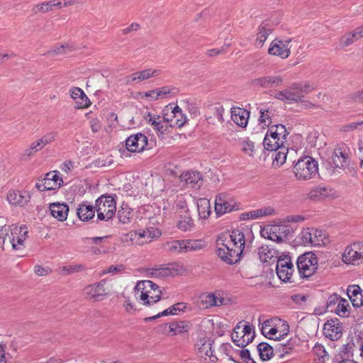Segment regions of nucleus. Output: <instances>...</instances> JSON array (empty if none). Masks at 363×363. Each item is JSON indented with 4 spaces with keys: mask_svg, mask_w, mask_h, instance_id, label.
<instances>
[{
    "mask_svg": "<svg viewBox=\"0 0 363 363\" xmlns=\"http://www.w3.org/2000/svg\"><path fill=\"white\" fill-rule=\"evenodd\" d=\"M162 291L159 286L150 280L140 281L135 286V296L144 301L145 305H151L160 300Z\"/></svg>",
    "mask_w": 363,
    "mask_h": 363,
    "instance_id": "nucleus-1",
    "label": "nucleus"
},
{
    "mask_svg": "<svg viewBox=\"0 0 363 363\" xmlns=\"http://www.w3.org/2000/svg\"><path fill=\"white\" fill-rule=\"evenodd\" d=\"M294 169L298 179L309 180L318 174V164L313 157L308 156L299 159Z\"/></svg>",
    "mask_w": 363,
    "mask_h": 363,
    "instance_id": "nucleus-2",
    "label": "nucleus"
},
{
    "mask_svg": "<svg viewBox=\"0 0 363 363\" xmlns=\"http://www.w3.org/2000/svg\"><path fill=\"white\" fill-rule=\"evenodd\" d=\"M255 332L252 325L239 322L233 329L231 335L233 342L239 347L244 348L252 342Z\"/></svg>",
    "mask_w": 363,
    "mask_h": 363,
    "instance_id": "nucleus-3",
    "label": "nucleus"
},
{
    "mask_svg": "<svg viewBox=\"0 0 363 363\" xmlns=\"http://www.w3.org/2000/svg\"><path fill=\"white\" fill-rule=\"evenodd\" d=\"M296 264L300 277L308 278L313 275L318 269V258L313 252H308L298 257Z\"/></svg>",
    "mask_w": 363,
    "mask_h": 363,
    "instance_id": "nucleus-4",
    "label": "nucleus"
},
{
    "mask_svg": "<svg viewBox=\"0 0 363 363\" xmlns=\"http://www.w3.org/2000/svg\"><path fill=\"white\" fill-rule=\"evenodd\" d=\"M95 208L97 212V218L108 221L116 213V201L112 196L103 195L96 200Z\"/></svg>",
    "mask_w": 363,
    "mask_h": 363,
    "instance_id": "nucleus-5",
    "label": "nucleus"
},
{
    "mask_svg": "<svg viewBox=\"0 0 363 363\" xmlns=\"http://www.w3.org/2000/svg\"><path fill=\"white\" fill-rule=\"evenodd\" d=\"M163 120L169 123L170 127H182L187 121L186 117L183 114L182 109L176 106H167L163 110Z\"/></svg>",
    "mask_w": 363,
    "mask_h": 363,
    "instance_id": "nucleus-6",
    "label": "nucleus"
},
{
    "mask_svg": "<svg viewBox=\"0 0 363 363\" xmlns=\"http://www.w3.org/2000/svg\"><path fill=\"white\" fill-rule=\"evenodd\" d=\"M106 279H102L99 282L85 286L83 289L85 298L92 302L103 300L109 291L108 288L106 287Z\"/></svg>",
    "mask_w": 363,
    "mask_h": 363,
    "instance_id": "nucleus-7",
    "label": "nucleus"
},
{
    "mask_svg": "<svg viewBox=\"0 0 363 363\" xmlns=\"http://www.w3.org/2000/svg\"><path fill=\"white\" fill-rule=\"evenodd\" d=\"M183 267L177 263H170L167 267L160 266L157 268H149L146 272L150 277L164 278L174 277L182 274Z\"/></svg>",
    "mask_w": 363,
    "mask_h": 363,
    "instance_id": "nucleus-8",
    "label": "nucleus"
},
{
    "mask_svg": "<svg viewBox=\"0 0 363 363\" xmlns=\"http://www.w3.org/2000/svg\"><path fill=\"white\" fill-rule=\"evenodd\" d=\"M314 87L309 83L294 82L287 88L289 102L298 103L305 95L310 93Z\"/></svg>",
    "mask_w": 363,
    "mask_h": 363,
    "instance_id": "nucleus-9",
    "label": "nucleus"
},
{
    "mask_svg": "<svg viewBox=\"0 0 363 363\" xmlns=\"http://www.w3.org/2000/svg\"><path fill=\"white\" fill-rule=\"evenodd\" d=\"M291 42V38H287L286 40L275 38L270 44L268 53L271 55H275L282 59H286L289 57L291 53V47H289Z\"/></svg>",
    "mask_w": 363,
    "mask_h": 363,
    "instance_id": "nucleus-10",
    "label": "nucleus"
},
{
    "mask_svg": "<svg viewBox=\"0 0 363 363\" xmlns=\"http://www.w3.org/2000/svg\"><path fill=\"white\" fill-rule=\"evenodd\" d=\"M22 230L18 228L17 225H7L4 222H1V219H0V247L4 244L8 237L13 249L18 250L17 244L15 242V235L21 234Z\"/></svg>",
    "mask_w": 363,
    "mask_h": 363,
    "instance_id": "nucleus-11",
    "label": "nucleus"
},
{
    "mask_svg": "<svg viewBox=\"0 0 363 363\" xmlns=\"http://www.w3.org/2000/svg\"><path fill=\"white\" fill-rule=\"evenodd\" d=\"M147 145V138L140 133L129 136L125 140V147L131 152H142Z\"/></svg>",
    "mask_w": 363,
    "mask_h": 363,
    "instance_id": "nucleus-12",
    "label": "nucleus"
},
{
    "mask_svg": "<svg viewBox=\"0 0 363 363\" xmlns=\"http://www.w3.org/2000/svg\"><path fill=\"white\" fill-rule=\"evenodd\" d=\"M243 249V242H242L239 246H235L233 250L230 249L229 250L224 251L222 249H218L217 254L218 257L226 263L233 264L240 260Z\"/></svg>",
    "mask_w": 363,
    "mask_h": 363,
    "instance_id": "nucleus-13",
    "label": "nucleus"
},
{
    "mask_svg": "<svg viewBox=\"0 0 363 363\" xmlns=\"http://www.w3.org/2000/svg\"><path fill=\"white\" fill-rule=\"evenodd\" d=\"M161 235L160 231L155 228H148L145 230H139L132 235L131 240H136L138 244L150 242L152 239L158 238Z\"/></svg>",
    "mask_w": 363,
    "mask_h": 363,
    "instance_id": "nucleus-14",
    "label": "nucleus"
},
{
    "mask_svg": "<svg viewBox=\"0 0 363 363\" xmlns=\"http://www.w3.org/2000/svg\"><path fill=\"white\" fill-rule=\"evenodd\" d=\"M361 250L360 243H354L353 247H347L343 255L342 260L345 263L356 264H359V260L363 259V252Z\"/></svg>",
    "mask_w": 363,
    "mask_h": 363,
    "instance_id": "nucleus-15",
    "label": "nucleus"
},
{
    "mask_svg": "<svg viewBox=\"0 0 363 363\" xmlns=\"http://www.w3.org/2000/svg\"><path fill=\"white\" fill-rule=\"evenodd\" d=\"M180 182L189 188H199L203 181L202 174L196 171L183 172L179 177Z\"/></svg>",
    "mask_w": 363,
    "mask_h": 363,
    "instance_id": "nucleus-16",
    "label": "nucleus"
},
{
    "mask_svg": "<svg viewBox=\"0 0 363 363\" xmlns=\"http://www.w3.org/2000/svg\"><path fill=\"white\" fill-rule=\"evenodd\" d=\"M333 168L342 169L349 164V155L345 147H337L332 155Z\"/></svg>",
    "mask_w": 363,
    "mask_h": 363,
    "instance_id": "nucleus-17",
    "label": "nucleus"
},
{
    "mask_svg": "<svg viewBox=\"0 0 363 363\" xmlns=\"http://www.w3.org/2000/svg\"><path fill=\"white\" fill-rule=\"evenodd\" d=\"M342 325L337 323V320L335 321L331 320L328 321L323 325V333L325 337L330 338L331 340H337L342 336Z\"/></svg>",
    "mask_w": 363,
    "mask_h": 363,
    "instance_id": "nucleus-18",
    "label": "nucleus"
},
{
    "mask_svg": "<svg viewBox=\"0 0 363 363\" xmlns=\"http://www.w3.org/2000/svg\"><path fill=\"white\" fill-rule=\"evenodd\" d=\"M161 74L160 69H146L142 71L136 72L127 77V83L134 82H140L151 77H157Z\"/></svg>",
    "mask_w": 363,
    "mask_h": 363,
    "instance_id": "nucleus-19",
    "label": "nucleus"
},
{
    "mask_svg": "<svg viewBox=\"0 0 363 363\" xmlns=\"http://www.w3.org/2000/svg\"><path fill=\"white\" fill-rule=\"evenodd\" d=\"M363 38V25L343 35L340 40L342 48L348 47Z\"/></svg>",
    "mask_w": 363,
    "mask_h": 363,
    "instance_id": "nucleus-20",
    "label": "nucleus"
},
{
    "mask_svg": "<svg viewBox=\"0 0 363 363\" xmlns=\"http://www.w3.org/2000/svg\"><path fill=\"white\" fill-rule=\"evenodd\" d=\"M274 30V23L271 20L263 21L257 28L256 43L262 46L269 33Z\"/></svg>",
    "mask_w": 363,
    "mask_h": 363,
    "instance_id": "nucleus-21",
    "label": "nucleus"
},
{
    "mask_svg": "<svg viewBox=\"0 0 363 363\" xmlns=\"http://www.w3.org/2000/svg\"><path fill=\"white\" fill-rule=\"evenodd\" d=\"M347 294L353 307L363 306V291L358 285H350L347 289Z\"/></svg>",
    "mask_w": 363,
    "mask_h": 363,
    "instance_id": "nucleus-22",
    "label": "nucleus"
},
{
    "mask_svg": "<svg viewBox=\"0 0 363 363\" xmlns=\"http://www.w3.org/2000/svg\"><path fill=\"white\" fill-rule=\"evenodd\" d=\"M250 112L246 109L240 107H233L231 108V119L238 125L245 128L247 126Z\"/></svg>",
    "mask_w": 363,
    "mask_h": 363,
    "instance_id": "nucleus-23",
    "label": "nucleus"
},
{
    "mask_svg": "<svg viewBox=\"0 0 363 363\" xmlns=\"http://www.w3.org/2000/svg\"><path fill=\"white\" fill-rule=\"evenodd\" d=\"M283 78L280 75L264 76L255 79L254 84L262 88H272L280 86L283 83Z\"/></svg>",
    "mask_w": 363,
    "mask_h": 363,
    "instance_id": "nucleus-24",
    "label": "nucleus"
},
{
    "mask_svg": "<svg viewBox=\"0 0 363 363\" xmlns=\"http://www.w3.org/2000/svg\"><path fill=\"white\" fill-rule=\"evenodd\" d=\"M271 323H272V321L270 320H267L263 323L262 327L261 328L262 333L266 337H268L269 339H272V340H277V341L281 340V339H283V337L284 335H286L287 333H289V325L284 324L285 328H285L286 332L283 335H279V336L274 337L273 336L277 333L278 330L276 328L272 327Z\"/></svg>",
    "mask_w": 363,
    "mask_h": 363,
    "instance_id": "nucleus-25",
    "label": "nucleus"
},
{
    "mask_svg": "<svg viewBox=\"0 0 363 363\" xmlns=\"http://www.w3.org/2000/svg\"><path fill=\"white\" fill-rule=\"evenodd\" d=\"M9 202L13 205L24 206L30 199V196L27 191H10L7 194Z\"/></svg>",
    "mask_w": 363,
    "mask_h": 363,
    "instance_id": "nucleus-26",
    "label": "nucleus"
},
{
    "mask_svg": "<svg viewBox=\"0 0 363 363\" xmlns=\"http://www.w3.org/2000/svg\"><path fill=\"white\" fill-rule=\"evenodd\" d=\"M52 216L60 221L67 219L69 207L66 203H53L50 206Z\"/></svg>",
    "mask_w": 363,
    "mask_h": 363,
    "instance_id": "nucleus-27",
    "label": "nucleus"
},
{
    "mask_svg": "<svg viewBox=\"0 0 363 363\" xmlns=\"http://www.w3.org/2000/svg\"><path fill=\"white\" fill-rule=\"evenodd\" d=\"M44 183L46 184L45 188L48 190H54L59 189L62 185L63 180L58 176L57 171H52L45 174Z\"/></svg>",
    "mask_w": 363,
    "mask_h": 363,
    "instance_id": "nucleus-28",
    "label": "nucleus"
},
{
    "mask_svg": "<svg viewBox=\"0 0 363 363\" xmlns=\"http://www.w3.org/2000/svg\"><path fill=\"white\" fill-rule=\"evenodd\" d=\"M95 211V206L83 203L77 208V213L81 220L86 221L94 216Z\"/></svg>",
    "mask_w": 363,
    "mask_h": 363,
    "instance_id": "nucleus-29",
    "label": "nucleus"
},
{
    "mask_svg": "<svg viewBox=\"0 0 363 363\" xmlns=\"http://www.w3.org/2000/svg\"><path fill=\"white\" fill-rule=\"evenodd\" d=\"M228 240L232 241L235 245H239L243 242V247H245V235L240 230H236L232 231L230 233H226L220 237V240L221 241L225 242V240Z\"/></svg>",
    "mask_w": 363,
    "mask_h": 363,
    "instance_id": "nucleus-30",
    "label": "nucleus"
},
{
    "mask_svg": "<svg viewBox=\"0 0 363 363\" xmlns=\"http://www.w3.org/2000/svg\"><path fill=\"white\" fill-rule=\"evenodd\" d=\"M117 216L119 221L123 224H127L130 222L133 218V211L127 203H123L121 208L118 211Z\"/></svg>",
    "mask_w": 363,
    "mask_h": 363,
    "instance_id": "nucleus-31",
    "label": "nucleus"
},
{
    "mask_svg": "<svg viewBox=\"0 0 363 363\" xmlns=\"http://www.w3.org/2000/svg\"><path fill=\"white\" fill-rule=\"evenodd\" d=\"M197 209L201 218H207L211 212L210 201L206 198H201L197 201Z\"/></svg>",
    "mask_w": 363,
    "mask_h": 363,
    "instance_id": "nucleus-32",
    "label": "nucleus"
},
{
    "mask_svg": "<svg viewBox=\"0 0 363 363\" xmlns=\"http://www.w3.org/2000/svg\"><path fill=\"white\" fill-rule=\"evenodd\" d=\"M259 259L262 262H266L269 259L277 257L278 256V251L269 245H263L259 248L258 252Z\"/></svg>",
    "mask_w": 363,
    "mask_h": 363,
    "instance_id": "nucleus-33",
    "label": "nucleus"
},
{
    "mask_svg": "<svg viewBox=\"0 0 363 363\" xmlns=\"http://www.w3.org/2000/svg\"><path fill=\"white\" fill-rule=\"evenodd\" d=\"M190 324L187 321H177L171 323L169 325V333L172 335H176L185 332H188Z\"/></svg>",
    "mask_w": 363,
    "mask_h": 363,
    "instance_id": "nucleus-34",
    "label": "nucleus"
},
{
    "mask_svg": "<svg viewBox=\"0 0 363 363\" xmlns=\"http://www.w3.org/2000/svg\"><path fill=\"white\" fill-rule=\"evenodd\" d=\"M180 219L177 223L178 228L182 231H190L194 226L193 219L189 213L179 215Z\"/></svg>",
    "mask_w": 363,
    "mask_h": 363,
    "instance_id": "nucleus-35",
    "label": "nucleus"
},
{
    "mask_svg": "<svg viewBox=\"0 0 363 363\" xmlns=\"http://www.w3.org/2000/svg\"><path fill=\"white\" fill-rule=\"evenodd\" d=\"M261 235L270 240L275 241L277 243L282 242L281 235H279L278 230L276 225L269 228H265L261 231Z\"/></svg>",
    "mask_w": 363,
    "mask_h": 363,
    "instance_id": "nucleus-36",
    "label": "nucleus"
},
{
    "mask_svg": "<svg viewBox=\"0 0 363 363\" xmlns=\"http://www.w3.org/2000/svg\"><path fill=\"white\" fill-rule=\"evenodd\" d=\"M184 241L183 240H171L163 245L165 251L171 253L184 252Z\"/></svg>",
    "mask_w": 363,
    "mask_h": 363,
    "instance_id": "nucleus-37",
    "label": "nucleus"
},
{
    "mask_svg": "<svg viewBox=\"0 0 363 363\" xmlns=\"http://www.w3.org/2000/svg\"><path fill=\"white\" fill-rule=\"evenodd\" d=\"M257 351L262 360H269L273 355V347L267 342H261L257 347Z\"/></svg>",
    "mask_w": 363,
    "mask_h": 363,
    "instance_id": "nucleus-38",
    "label": "nucleus"
},
{
    "mask_svg": "<svg viewBox=\"0 0 363 363\" xmlns=\"http://www.w3.org/2000/svg\"><path fill=\"white\" fill-rule=\"evenodd\" d=\"M350 306L347 300L342 298L333 311L340 317H349Z\"/></svg>",
    "mask_w": 363,
    "mask_h": 363,
    "instance_id": "nucleus-39",
    "label": "nucleus"
},
{
    "mask_svg": "<svg viewBox=\"0 0 363 363\" xmlns=\"http://www.w3.org/2000/svg\"><path fill=\"white\" fill-rule=\"evenodd\" d=\"M296 339H290L287 340L286 342L277 343L275 345V348L279 351L280 355H284V354L289 353L296 344Z\"/></svg>",
    "mask_w": 363,
    "mask_h": 363,
    "instance_id": "nucleus-40",
    "label": "nucleus"
},
{
    "mask_svg": "<svg viewBox=\"0 0 363 363\" xmlns=\"http://www.w3.org/2000/svg\"><path fill=\"white\" fill-rule=\"evenodd\" d=\"M283 145L279 139L273 140L269 135H265L263 140L264 147L268 151H277L279 148H281Z\"/></svg>",
    "mask_w": 363,
    "mask_h": 363,
    "instance_id": "nucleus-41",
    "label": "nucleus"
},
{
    "mask_svg": "<svg viewBox=\"0 0 363 363\" xmlns=\"http://www.w3.org/2000/svg\"><path fill=\"white\" fill-rule=\"evenodd\" d=\"M184 252L195 251L203 248V244L201 240H183Z\"/></svg>",
    "mask_w": 363,
    "mask_h": 363,
    "instance_id": "nucleus-42",
    "label": "nucleus"
},
{
    "mask_svg": "<svg viewBox=\"0 0 363 363\" xmlns=\"http://www.w3.org/2000/svg\"><path fill=\"white\" fill-rule=\"evenodd\" d=\"M52 11V4H50V1L35 4L31 9L33 15H38L40 13L43 14Z\"/></svg>",
    "mask_w": 363,
    "mask_h": 363,
    "instance_id": "nucleus-43",
    "label": "nucleus"
},
{
    "mask_svg": "<svg viewBox=\"0 0 363 363\" xmlns=\"http://www.w3.org/2000/svg\"><path fill=\"white\" fill-rule=\"evenodd\" d=\"M205 302L211 306H220L225 303V299L220 294H208L205 296Z\"/></svg>",
    "mask_w": 363,
    "mask_h": 363,
    "instance_id": "nucleus-44",
    "label": "nucleus"
},
{
    "mask_svg": "<svg viewBox=\"0 0 363 363\" xmlns=\"http://www.w3.org/2000/svg\"><path fill=\"white\" fill-rule=\"evenodd\" d=\"M291 269L287 268H279L276 269L277 276L279 278L284 282H293L291 280L293 273L294 272V267H290Z\"/></svg>",
    "mask_w": 363,
    "mask_h": 363,
    "instance_id": "nucleus-45",
    "label": "nucleus"
},
{
    "mask_svg": "<svg viewBox=\"0 0 363 363\" xmlns=\"http://www.w3.org/2000/svg\"><path fill=\"white\" fill-rule=\"evenodd\" d=\"M57 133L56 132H49L41 137V138L37 140L35 142L38 144V146L42 150L45 145L53 142Z\"/></svg>",
    "mask_w": 363,
    "mask_h": 363,
    "instance_id": "nucleus-46",
    "label": "nucleus"
},
{
    "mask_svg": "<svg viewBox=\"0 0 363 363\" xmlns=\"http://www.w3.org/2000/svg\"><path fill=\"white\" fill-rule=\"evenodd\" d=\"M328 195V189L325 187H315L312 189L309 193V197L311 199L320 200Z\"/></svg>",
    "mask_w": 363,
    "mask_h": 363,
    "instance_id": "nucleus-47",
    "label": "nucleus"
},
{
    "mask_svg": "<svg viewBox=\"0 0 363 363\" xmlns=\"http://www.w3.org/2000/svg\"><path fill=\"white\" fill-rule=\"evenodd\" d=\"M286 150H287V149L283 145L281 148H279L278 150L275 151L272 156L274 157V164L276 163L277 165L280 166L285 162L287 155Z\"/></svg>",
    "mask_w": 363,
    "mask_h": 363,
    "instance_id": "nucleus-48",
    "label": "nucleus"
},
{
    "mask_svg": "<svg viewBox=\"0 0 363 363\" xmlns=\"http://www.w3.org/2000/svg\"><path fill=\"white\" fill-rule=\"evenodd\" d=\"M362 129H363V121H359L343 125L340 130L343 133H348Z\"/></svg>",
    "mask_w": 363,
    "mask_h": 363,
    "instance_id": "nucleus-49",
    "label": "nucleus"
},
{
    "mask_svg": "<svg viewBox=\"0 0 363 363\" xmlns=\"http://www.w3.org/2000/svg\"><path fill=\"white\" fill-rule=\"evenodd\" d=\"M227 200L225 199V196L223 194H220L216 197L215 199V212L217 216H221L225 214V211H223L222 205H224V202Z\"/></svg>",
    "mask_w": 363,
    "mask_h": 363,
    "instance_id": "nucleus-50",
    "label": "nucleus"
},
{
    "mask_svg": "<svg viewBox=\"0 0 363 363\" xmlns=\"http://www.w3.org/2000/svg\"><path fill=\"white\" fill-rule=\"evenodd\" d=\"M342 298V297H340L339 295H337L336 294H333L330 295L328 297V299L327 301V305H326L327 310L328 311L333 312L335 310V306L338 304V302H340Z\"/></svg>",
    "mask_w": 363,
    "mask_h": 363,
    "instance_id": "nucleus-51",
    "label": "nucleus"
},
{
    "mask_svg": "<svg viewBox=\"0 0 363 363\" xmlns=\"http://www.w3.org/2000/svg\"><path fill=\"white\" fill-rule=\"evenodd\" d=\"M313 236L315 237L313 240V246H321L325 244L324 240L326 238L325 234L322 230L313 228Z\"/></svg>",
    "mask_w": 363,
    "mask_h": 363,
    "instance_id": "nucleus-52",
    "label": "nucleus"
},
{
    "mask_svg": "<svg viewBox=\"0 0 363 363\" xmlns=\"http://www.w3.org/2000/svg\"><path fill=\"white\" fill-rule=\"evenodd\" d=\"M242 151L248 155L249 156H253L255 152V145L250 140H243L241 143Z\"/></svg>",
    "mask_w": 363,
    "mask_h": 363,
    "instance_id": "nucleus-53",
    "label": "nucleus"
},
{
    "mask_svg": "<svg viewBox=\"0 0 363 363\" xmlns=\"http://www.w3.org/2000/svg\"><path fill=\"white\" fill-rule=\"evenodd\" d=\"M340 355L342 359H352V345L350 344L344 345L340 352Z\"/></svg>",
    "mask_w": 363,
    "mask_h": 363,
    "instance_id": "nucleus-54",
    "label": "nucleus"
},
{
    "mask_svg": "<svg viewBox=\"0 0 363 363\" xmlns=\"http://www.w3.org/2000/svg\"><path fill=\"white\" fill-rule=\"evenodd\" d=\"M287 268L291 269L290 267H294V264L291 261V258L289 256H284L283 257H279L277 260V267L276 269L279 268Z\"/></svg>",
    "mask_w": 363,
    "mask_h": 363,
    "instance_id": "nucleus-55",
    "label": "nucleus"
},
{
    "mask_svg": "<svg viewBox=\"0 0 363 363\" xmlns=\"http://www.w3.org/2000/svg\"><path fill=\"white\" fill-rule=\"evenodd\" d=\"M163 123H164V120H161L160 116H158L157 118L152 120V125L155 130L162 134L164 133V131L167 130V125H164Z\"/></svg>",
    "mask_w": 363,
    "mask_h": 363,
    "instance_id": "nucleus-56",
    "label": "nucleus"
},
{
    "mask_svg": "<svg viewBox=\"0 0 363 363\" xmlns=\"http://www.w3.org/2000/svg\"><path fill=\"white\" fill-rule=\"evenodd\" d=\"M275 130L277 131L278 135L279 136V141L283 144L285 143L286 136L289 134L287 131L285 125L282 124L274 125Z\"/></svg>",
    "mask_w": 363,
    "mask_h": 363,
    "instance_id": "nucleus-57",
    "label": "nucleus"
},
{
    "mask_svg": "<svg viewBox=\"0 0 363 363\" xmlns=\"http://www.w3.org/2000/svg\"><path fill=\"white\" fill-rule=\"evenodd\" d=\"M313 228H306L301 231V239L303 243L305 245H310L311 243H313V240H311V236L313 235Z\"/></svg>",
    "mask_w": 363,
    "mask_h": 363,
    "instance_id": "nucleus-58",
    "label": "nucleus"
},
{
    "mask_svg": "<svg viewBox=\"0 0 363 363\" xmlns=\"http://www.w3.org/2000/svg\"><path fill=\"white\" fill-rule=\"evenodd\" d=\"M158 99L166 98L168 95L174 94L177 91L176 88H171L168 86H163L160 89H156Z\"/></svg>",
    "mask_w": 363,
    "mask_h": 363,
    "instance_id": "nucleus-59",
    "label": "nucleus"
},
{
    "mask_svg": "<svg viewBox=\"0 0 363 363\" xmlns=\"http://www.w3.org/2000/svg\"><path fill=\"white\" fill-rule=\"evenodd\" d=\"M141 28V26L140 23L134 22L132 23L130 25L127 26L126 28H124L121 30V33L123 35H128L130 34H132L133 33L138 32Z\"/></svg>",
    "mask_w": 363,
    "mask_h": 363,
    "instance_id": "nucleus-60",
    "label": "nucleus"
},
{
    "mask_svg": "<svg viewBox=\"0 0 363 363\" xmlns=\"http://www.w3.org/2000/svg\"><path fill=\"white\" fill-rule=\"evenodd\" d=\"M276 228L278 230L279 235H281L282 241L284 238H286L289 235H291L293 231L291 226L286 225H276Z\"/></svg>",
    "mask_w": 363,
    "mask_h": 363,
    "instance_id": "nucleus-61",
    "label": "nucleus"
},
{
    "mask_svg": "<svg viewBox=\"0 0 363 363\" xmlns=\"http://www.w3.org/2000/svg\"><path fill=\"white\" fill-rule=\"evenodd\" d=\"M260 116L259 118V121L260 123H264L265 125L269 126L272 123V118L269 115V110H264L260 109L259 111Z\"/></svg>",
    "mask_w": 363,
    "mask_h": 363,
    "instance_id": "nucleus-62",
    "label": "nucleus"
},
{
    "mask_svg": "<svg viewBox=\"0 0 363 363\" xmlns=\"http://www.w3.org/2000/svg\"><path fill=\"white\" fill-rule=\"evenodd\" d=\"M68 50H70L68 45H60L55 46L52 50L48 51V54L52 55H59L67 53Z\"/></svg>",
    "mask_w": 363,
    "mask_h": 363,
    "instance_id": "nucleus-63",
    "label": "nucleus"
},
{
    "mask_svg": "<svg viewBox=\"0 0 363 363\" xmlns=\"http://www.w3.org/2000/svg\"><path fill=\"white\" fill-rule=\"evenodd\" d=\"M347 99L354 103H363V89L349 94Z\"/></svg>",
    "mask_w": 363,
    "mask_h": 363,
    "instance_id": "nucleus-64",
    "label": "nucleus"
}]
</instances>
